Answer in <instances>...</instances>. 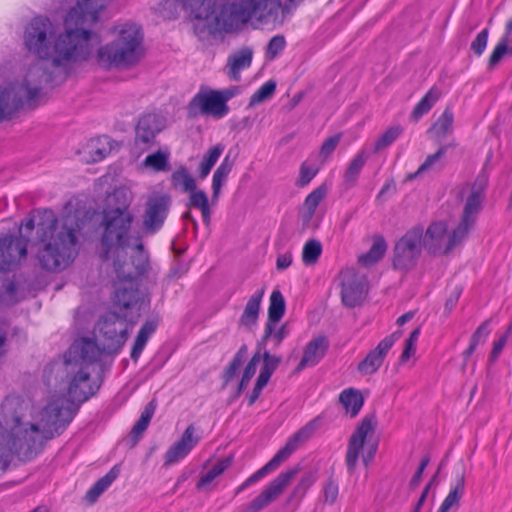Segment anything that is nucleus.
I'll return each mask as SVG.
<instances>
[{
    "instance_id": "obj_1",
    "label": "nucleus",
    "mask_w": 512,
    "mask_h": 512,
    "mask_svg": "<svg viewBox=\"0 0 512 512\" xmlns=\"http://www.w3.org/2000/svg\"><path fill=\"white\" fill-rule=\"evenodd\" d=\"M98 19L95 12L75 5L65 17V31L56 35L49 18L34 17L24 33L25 46L38 58L51 60L54 66L87 61L94 51L92 39H98L90 28Z\"/></svg>"
},
{
    "instance_id": "obj_2",
    "label": "nucleus",
    "mask_w": 512,
    "mask_h": 512,
    "mask_svg": "<svg viewBox=\"0 0 512 512\" xmlns=\"http://www.w3.org/2000/svg\"><path fill=\"white\" fill-rule=\"evenodd\" d=\"M37 228V236L44 244L37 253V258L42 269L49 272H60L66 269L76 258L77 237L76 230L72 227L71 217H66L62 225L51 210H45L40 220L30 218L22 223V227L30 234Z\"/></svg>"
},
{
    "instance_id": "obj_3",
    "label": "nucleus",
    "mask_w": 512,
    "mask_h": 512,
    "mask_svg": "<svg viewBox=\"0 0 512 512\" xmlns=\"http://www.w3.org/2000/svg\"><path fill=\"white\" fill-rule=\"evenodd\" d=\"M142 40L140 26L133 23L122 25L117 38L98 49V65L104 69H111L135 64L139 60Z\"/></svg>"
},
{
    "instance_id": "obj_4",
    "label": "nucleus",
    "mask_w": 512,
    "mask_h": 512,
    "mask_svg": "<svg viewBox=\"0 0 512 512\" xmlns=\"http://www.w3.org/2000/svg\"><path fill=\"white\" fill-rule=\"evenodd\" d=\"M280 3L275 0H237L222 6L215 17L218 28L229 32L251 19L269 22L276 17Z\"/></svg>"
},
{
    "instance_id": "obj_5",
    "label": "nucleus",
    "mask_w": 512,
    "mask_h": 512,
    "mask_svg": "<svg viewBox=\"0 0 512 512\" xmlns=\"http://www.w3.org/2000/svg\"><path fill=\"white\" fill-rule=\"evenodd\" d=\"M133 214H123L119 211L101 212L99 227L102 229L100 243L101 259L107 261L114 250L124 252L131 245V228Z\"/></svg>"
},
{
    "instance_id": "obj_6",
    "label": "nucleus",
    "mask_w": 512,
    "mask_h": 512,
    "mask_svg": "<svg viewBox=\"0 0 512 512\" xmlns=\"http://www.w3.org/2000/svg\"><path fill=\"white\" fill-rule=\"evenodd\" d=\"M33 76L49 80L44 68L33 66L23 83L9 85L0 92V120L11 119L24 103L32 105L41 91L40 86H31Z\"/></svg>"
},
{
    "instance_id": "obj_7",
    "label": "nucleus",
    "mask_w": 512,
    "mask_h": 512,
    "mask_svg": "<svg viewBox=\"0 0 512 512\" xmlns=\"http://www.w3.org/2000/svg\"><path fill=\"white\" fill-rule=\"evenodd\" d=\"M487 186L485 177L478 176L463 208L458 225L447 235V242L443 248V254H449L454 248L460 245L474 227L477 216L482 210L484 191Z\"/></svg>"
},
{
    "instance_id": "obj_8",
    "label": "nucleus",
    "mask_w": 512,
    "mask_h": 512,
    "mask_svg": "<svg viewBox=\"0 0 512 512\" xmlns=\"http://www.w3.org/2000/svg\"><path fill=\"white\" fill-rule=\"evenodd\" d=\"M423 227L409 229L396 243L393 249V267L397 270L414 268L422 252Z\"/></svg>"
},
{
    "instance_id": "obj_9",
    "label": "nucleus",
    "mask_w": 512,
    "mask_h": 512,
    "mask_svg": "<svg viewBox=\"0 0 512 512\" xmlns=\"http://www.w3.org/2000/svg\"><path fill=\"white\" fill-rule=\"evenodd\" d=\"M125 322L126 317L121 318L115 312H108L99 319L96 328L99 332L103 352L116 353L125 344L129 337Z\"/></svg>"
},
{
    "instance_id": "obj_10",
    "label": "nucleus",
    "mask_w": 512,
    "mask_h": 512,
    "mask_svg": "<svg viewBox=\"0 0 512 512\" xmlns=\"http://www.w3.org/2000/svg\"><path fill=\"white\" fill-rule=\"evenodd\" d=\"M113 259L114 271L117 275L118 282H136L149 269V258L144 251V245L141 242L136 243L134 254L127 260V252L114 250Z\"/></svg>"
},
{
    "instance_id": "obj_11",
    "label": "nucleus",
    "mask_w": 512,
    "mask_h": 512,
    "mask_svg": "<svg viewBox=\"0 0 512 512\" xmlns=\"http://www.w3.org/2000/svg\"><path fill=\"white\" fill-rule=\"evenodd\" d=\"M309 436L310 429L308 426L297 431L293 436H291L288 439L284 447H282L268 463H266L262 468L253 473L236 489L235 494L237 495L241 493L250 485L258 482L268 473L277 469L282 462L287 460L291 456V454L298 449L300 443L306 441L309 438Z\"/></svg>"
},
{
    "instance_id": "obj_12",
    "label": "nucleus",
    "mask_w": 512,
    "mask_h": 512,
    "mask_svg": "<svg viewBox=\"0 0 512 512\" xmlns=\"http://www.w3.org/2000/svg\"><path fill=\"white\" fill-rule=\"evenodd\" d=\"M187 112L190 118L205 115L221 119L228 114L229 106L223 103L217 90L201 88L188 103Z\"/></svg>"
},
{
    "instance_id": "obj_13",
    "label": "nucleus",
    "mask_w": 512,
    "mask_h": 512,
    "mask_svg": "<svg viewBox=\"0 0 512 512\" xmlns=\"http://www.w3.org/2000/svg\"><path fill=\"white\" fill-rule=\"evenodd\" d=\"M299 472L300 467L298 465L281 472L255 499H253L249 504L242 506L240 512H260L266 508L282 494L285 488Z\"/></svg>"
},
{
    "instance_id": "obj_14",
    "label": "nucleus",
    "mask_w": 512,
    "mask_h": 512,
    "mask_svg": "<svg viewBox=\"0 0 512 512\" xmlns=\"http://www.w3.org/2000/svg\"><path fill=\"white\" fill-rule=\"evenodd\" d=\"M65 371L69 376L68 395L72 401L83 403L93 396L100 385L92 383L87 367L72 365L70 360L64 362Z\"/></svg>"
},
{
    "instance_id": "obj_15",
    "label": "nucleus",
    "mask_w": 512,
    "mask_h": 512,
    "mask_svg": "<svg viewBox=\"0 0 512 512\" xmlns=\"http://www.w3.org/2000/svg\"><path fill=\"white\" fill-rule=\"evenodd\" d=\"M339 279L343 305L348 308L359 306L367 295L366 277L354 268H346L340 272Z\"/></svg>"
},
{
    "instance_id": "obj_16",
    "label": "nucleus",
    "mask_w": 512,
    "mask_h": 512,
    "mask_svg": "<svg viewBox=\"0 0 512 512\" xmlns=\"http://www.w3.org/2000/svg\"><path fill=\"white\" fill-rule=\"evenodd\" d=\"M170 206L168 194H152L147 198L142 216V227L147 234H154L162 228Z\"/></svg>"
},
{
    "instance_id": "obj_17",
    "label": "nucleus",
    "mask_w": 512,
    "mask_h": 512,
    "mask_svg": "<svg viewBox=\"0 0 512 512\" xmlns=\"http://www.w3.org/2000/svg\"><path fill=\"white\" fill-rule=\"evenodd\" d=\"M376 425L377 419L375 414L366 415L351 435L348 441L345 457V462L349 474L354 473L360 453L364 449L366 439L369 435H372L375 432Z\"/></svg>"
},
{
    "instance_id": "obj_18",
    "label": "nucleus",
    "mask_w": 512,
    "mask_h": 512,
    "mask_svg": "<svg viewBox=\"0 0 512 512\" xmlns=\"http://www.w3.org/2000/svg\"><path fill=\"white\" fill-rule=\"evenodd\" d=\"M29 235H5L0 238V271L14 270L27 255Z\"/></svg>"
},
{
    "instance_id": "obj_19",
    "label": "nucleus",
    "mask_w": 512,
    "mask_h": 512,
    "mask_svg": "<svg viewBox=\"0 0 512 512\" xmlns=\"http://www.w3.org/2000/svg\"><path fill=\"white\" fill-rule=\"evenodd\" d=\"M166 120L156 113L142 115L135 127V146L146 150L155 144L156 136L165 128Z\"/></svg>"
},
{
    "instance_id": "obj_20",
    "label": "nucleus",
    "mask_w": 512,
    "mask_h": 512,
    "mask_svg": "<svg viewBox=\"0 0 512 512\" xmlns=\"http://www.w3.org/2000/svg\"><path fill=\"white\" fill-rule=\"evenodd\" d=\"M119 284L114 296L115 305L125 310L136 308L138 311L137 317H139L140 311L149 306L146 295L139 290L136 282H119Z\"/></svg>"
},
{
    "instance_id": "obj_21",
    "label": "nucleus",
    "mask_w": 512,
    "mask_h": 512,
    "mask_svg": "<svg viewBox=\"0 0 512 512\" xmlns=\"http://www.w3.org/2000/svg\"><path fill=\"white\" fill-rule=\"evenodd\" d=\"M401 334V331H395L391 335H388L382 339L376 348L371 350L358 364V372L362 375H371L378 371V369L383 364L388 351L391 349L395 341L400 338Z\"/></svg>"
},
{
    "instance_id": "obj_22",
    "label": "nucleus",
    "mask_w": 512,
    "mask_h": 512,
    "mask_svg": "<svg viewBox=\"0 0 512 512\" xmlns=\"http://www.w3.org/2000/svg\"><path fill=\"white\" fill-rule=\"evenodd\" d=\"M195 427L190 424L183 432L181 438L176 441L164 455V466H171L184 459L199 442L195 436Z\"/></svg>"
},
{
    "instance_id": "obj_23",
    "label": "nucleus",
    "mask_w": 512,
    "mask_h": 512,
    "mask_svg": "<svg viewBox=\"0 0 512 512\" xmlns=\"http://www.w3.org/2000/svg\"><path fill=\"white\" fill-rule=\"evenodd\" d=\"M99 350L95 341L89 338H83L71 345L68 350L69 358L65 360H70L71 366H84L89 370V366L98 360L100 355Z\"/></svg>"
},
{
    "instance_id": "obj_24",
    "label": "nucleus",
    "mask_w": 512,
    "mask_h": 512,
    "mask_svg": "<svg viewBox=\"0 0 512 512\" xmlns=\"http://www.w3.org/2000/svg\"><path fill=\"white\" fill-rule=\"evenodd\" d=\"M329 348V341L326 336H318L309 341L304 349L303 357L295 368L298 373L306 367L317 365L326 355Z\"/></svg>"
},
{
    "instance_id": "obj_25",
    "label": "nucleus",
    "mask_w": 512,
    "mask_h": 512,
    "mask_svg": "<svg viewBox=\"0 0 512 512\" xmlns=\"http://www.w3.org/2000/svg\"><path fill=\"white\" fill-rule=\"evenodd\" d=\"M447 231L448 225L444 221L433 222L428 226L422 239V245L428 253L433 255L443 254L442 242L447 235Z\"/></svg>"
},
{
    "instance_id": "obj_26",
    "label": "nucleus",
    "mask_w": 512,
    "mask_h": 512,
    "mask_svg": "<svg viewBox=\"0 0 512 512\" xmlns=\"http://www.w3.org/2000/svg\"><path fill=\"white\" fill-rule=\"evenodd\" d=\"M264 294L265 288L263 287L250 296L238 320L240 327L251 329L257 324Z\"/></svg>"
},
{
    "instance_id": "obj_27",
    "label": "nucleus",
    "mask_w": 512,
    "mask_h": 512,
    "mask_svg": "<svg viewBox=\"0 0 512 512\" xmlns=\"http://www.w3.org/2000/svg\"><path fill=\"white\" fill-rule=\"evenodd\" d=\"M133 196L131 191L125 187H118L106 198L104 212L119 211L123 214H133L130 210Z\"/></svg>"
},
{
    "instance_id": "obj_28",
    "label": "nucleus",
    "mask_w": 512,
    "mask_h": 512,
    "mask_svg": "<svg viewBox=\"0 0 512 512\" xmlns=\"http://www.w3.org/2000/svg\"><path fill=\"white\" fill-rule=\"evenodd\" d=\"M327 188L320 185L307 195L300 211V218L304 228L308 227L320 202L326 197Z\"/></svg>"
},
{
    "instance_id": "obj_29",
    "label": "nucleus",
    "mask_w": 512,
    "mask_h": 512,
    "mask_svg": "<svg viewBox=\"0 0 512 512\" xmlns=\"http://www.w3.org/2000/svg\"><path fill=\"white\" fill-rule=\"evenodd\" d=\"M286 311V302L279 290H274L269 299L267 317V335L270 334L273 323H279Z\"/></svg>"
},
{
    "instance_id": "obj_30",
    "label": "nucleus",
    "mask_w": 512,
    "mask_h": 512,
    "mask_svg": "<svg viewBox=\"0 0 512 512\" xmlns=\"http://www.w3.org/2000/svg\"><path fill=\"white\" fill-rule=\"evenodd\" d=\"M454 113L450 106H447L438 117L428 132L433 133L437 141L441 142L453 132Z\"/></svg>"
},
{
    "instance_id": "obj_31",
    "label": "nucleus",
    "mask_w": 512,
    "mask_h": 512,
    "mask_svg": "<svg viewBox=\"0 0 512 512\" xmlns=\"http://www.w3.org/2000/svg\"><path fill=\"white\" fill-rule=\"evenodd\" d=\"M253 51L248 48H242L239 52L230 56L228 59L229 76L234 81L240 80V71L248 68L252 62Z\"/></svg>"
},
{
    "instance_id": "obj_32",
    "label": "nucleus",
    "mask_w": 512,
    "mask_h": 512,
    "mask_svg": "<svg viewBox=\"0 0 512 512\" xmlns=\"http://www.w3.org/2000/svg\"><path fill=\"white\" fill-rule=\"evenodd\" d=\"M465 489V472L462 469L456 474V483L451 487L448 495L445 497L437 512H448L453 506L458 505L464 494Z\"/></svg>"
},
{
    "instance_id": "obj_33",
    "label": "nucleus",
    "mask_w": 512,
    "mask_h": 512,
    "mask_svg": "<svg viewBox=\"0 0 512 512\" xmlns=\"http://www.w3.org/2000/svg\"><path fill=\"white\" fill-rule=\"evenodd\" d=\"M119 473L120 469L118 466H113L107 474L98 479L87 491L85 499L90 503H94L99 498V496L116 480Z\"/></svg>"
},
{
    "instance_id": "obj_34",
    "label": "nucleus",
    "mask_w": 512,
    "mask_h": 512,
    "mask_svg": "<svg viewBox=\"0 0 512 512\" xmlns=\"http://www.w3.org/2000/svg\"><path fill=\"white\" fill-rule=\"evenodd\" d=\"M387 250V243L382 235H376L368 252L358 258V262L363 266H371L381 260Z\"/></svg>"
},
{
    "instance_id": "obj_35",
    "label": "nucleus",
    "mask_w": 512,
    "mask_h": 512,
    "mask_svg": "<svg viewBox=\"0 0 512 512\" xmlns=\"http://www.w3.org/2000/svg\"><path fill=\"white\" fill-rule=\"evenodd\" d=\"M339 401L343 404L351 417H355L364 404L361 392L354 388H348L340 393Z\"/></svg>"
},
{
    "instance_id": "obj_36",
    "label": "nucleus",
    "mask_w": 512,
    "mask_h": 512,
    "mask_svg": "<svg viewBox=\"0 0 512 512\" xmlns=\"http://www.w3.org/2000/svg\"><path fill=\"white\" fill-rule=\"evenodd\" d=\"M157 407V402L155 399H152L144 408L142 411L140 418L137 420V422L134 424V426L131 429L130 436L135 443L139 440V438L142 436L144 431L148 428L149 423L155 413Z\"/></svg>"
},
{
    "instance_id": "obj_37",
    "label": "nucleus",
    "mask_w": 512,
    "mask_h": 512,
    "mask_svg": "<svg viewBox=\"0 0 512 512\" xmlns=\"http://www.w3.org/2000/svg\"><path fill=\"white\" fill-rule=\"evenodd\" d=\"M367 161V154L364 150L359 151L350 161L345 173L344 183L348 188L355 186L361 170Z\"/></svg>"
},
{
    "instance_id": "obj_38",
    "label": "nucleus",
    "mask_w": 512,
    "mask_h": 512,
    "mask_svg": "<svg viewBox=\"0 0 512 512\" xmlns=\"http://www.w3.org/2000/svg\"><path fill=\"white\" fill-rule=\"evenodd\" d=\"M441 92L436 87H432L424 97L414 107L411 118L414 121L419 120L423 115L427 114L434 104L439 100Z\"/></svg>"
},
{
    "instance_id": "obj_39",
    "label": "nucleus",
    "mask_w": 512,
    "mask_h": 512,
    "mask_svg": "<svg viewBox=\"0 0 512 512\" xmlns=\"http://www.w3.org/2000/svg\"><path fill=\"white\" fill-rule=\"evenodd\" d=\"M490 319L485 320L472 334L469 346L467 349L463 352L464 357V365L467 364L468 359L471 357V355L476 350L477 346L480 343H484L486 339L488 338L489 334L491 333L490 329Z\"/></svg>"
},
{
    "instance_id": "obj_40",
    "label": "nucleus",
    "mask_w": 512,
    "mask_h": 512,
    "mask_svg": "<svg viewBox=\"0 0 512 512\" xmlns=\"http://www.w3.org/2000/svg\"><path fill=\"white\" fill-rule=\"evenodd\" d=\"M232 464V457H225L219 460L207 473L201 476L196 483L197 490H203L209 486L214 479L220 476Z\"/></svg>"
},
{
    "instance_id": "obj_41",
    "label": "nucleus",
    "mask_w": 512,
    "mask_h": 512,
    "mask_svg": "<svg viewBox=\"0 0 512 512\" xmlns=\"http://www.w3.org/2000/svg\"><path fill=\"white\" fill-rule=\"evenodd\" d=\"M278 323L272 324V329L269 335H267V323H265L264 333L258 342L257 350L261 351V347L265 346L269 340H272L275 346H279L282 341L288 336L289 328L286 323L282 324L277 328Z\"/></svg>"
},
{
    "instance_id": "obj_42",
    "label": "nucleus",
    "mask_w": 512,
    "mask_h": 512,
    "mask_svg": "<svg viewBox=\"0 0 512 512\" xmlns=\"http://www.w3.org/2000/svg\"><path fill=\"white\" fill-rule=\"evenodd\" d=\"M261 360L263 361V366L258 378H262L263 381L268 383L272 374L281 363L282 358L277 355H272L268 350H264L261 352Z\"/></svg>"
},
{
    "instance_id": "obj_43",
    "label": "nucleus",
    "mask_w": 512,
    "mask_h": 512,
    "mask_svg": "<svg viewBox=\"0 0 512 512\" xmlns=\"http://www.w3.org/2000/svg\"><path fill=\"white\" fill-rule=\"evenodd\" d=\"M145 167L151 168L156 172H165L170 170L169 154L158 150L146 156L144 162Z\"/></svg>"
},
{
    "instance_id": "obj_44",
    "label": "nucleus",
    "mask_w": 512,
    "mask_h": 512,
    "mask_svg": "<svg viewBox=\"0 0 512 512\" xmlns=\"http://www.w3.org/2000/svg\"><path fill=\"white\" fill-rule=\"evenodd\" d=\"M403 133V127L400 125H395L389 127L382 135L378 137V139L374 143L373 151L374 153H379L383 149L389 147L393 144L397 138Z\"/></svg>"
},
{
    "instance_id": "obj_45",
    "label": "nucleus",
    "mask_w": 512,
    "mask_h": 512,
    "mask_svg": "<svg viewBox=\"0 0 512 512\" xmlns=\"http://www.w3.org/2000/svg\"><path fill=\"white\" fill-rule=\"evenodd\" d=\"M322 253V244L317 239L308 240L303 247L302 261L305 265L315 264Z\"/></svg>"
},
{
    "instance_id": "obj_46",
    "label": "nucleus",
    "mask_w": 512,
    "mask_h": 512,
    "mask_svg": "<svg viewBox=\"0 0 512 512\" xmlns=\"http://www.w3.org/2000/svg\"><path fill=\"white\" fill-rule=\"evenodd\" d=\"M456 146H457V143L455 141H452L446 145L440 146V148L434 154L427 156V158L419 166V168L415 172V174L411 175L410 177L411 178L416 177V176L422 174L423 172L430 170L433 167V165L446 154V152L449 148H454Z\"/></svg>"
},
{
    "instance_id": "obj_47",
    "label": "nucleus",
    "mask_w": 512,
    "mask_h": 512,
    "mask_svg": "<svg viewBox=\"0 0 512 512\" xmlns=\"http://www.w3.org/2000/svg\"><path fill=\"white\" fill-rule=\"evenodd\" d=\"M171 181L174 186L181 185L184 192L196 189V182L185 167H181L174 171L171 175Z\"/></svg>"
},
{
    "instance_id": "obj_48",
    "label": "nucleus",
    "mask_w": 512,
    "mask_h": 512,
    "mask_svg": "<svg viewBox=\"0 0 512 512\" xmlns=\"http://www.w3.org/2000/svg\"><path fill=\"white\" fill-rule=\"evenodd\" d=\"M260 361H261V351L257 350L253 354L252 358L247 363V365H246V367L244 369L243 375H242L241 380H240L239 385H238V391H237L238 394H241L242 391L247 387L248 383L250 382V380L254 376V374L256 372V369H257V364Z\"/></svg>"
},
{
    "instance_id": "obj_49",
    "label": "nucleus",
    "mask_w": 512,
    "mask_h": 512,
    "mask_svg": "<svg viewBox=\"0 0 512 512\" xmlns=\"http://www.w3.org/2000/svg\"><path fill=\"white\" fill-rule=\"evenodd\" d=\"M276 90V82L269 80L265 82L259 89H257L250 97L249 106L253 107L263 101L272 97Z\"/></svg>"
},
{
    "instance_id": "obj_50",
    "label": "nucleus",
    "mask_w": 512,
    "mask_h": 512,
    "mask_svg": "<svg viewBox=\"0 0 512 512\" xmlns=\"http://www.w3.org/2000/svg\"><path fill=\"white\" fill-rule=\"evenodd\" d=\"M508 44L509 43L506 42V38L500 39V41L494 47L488 59L489 70H493L501 62L506 54H512V44L511 47H509Z\"/></svg>"
},
{
    "instance_id": "obj_51",
    "label": "nucleus",
    "mask_w": 512,
    "mask_h": 512,
    "mask_svg": "<svg viewBox=\"0 0 512 512\" xmlns=\"http://www.w3.org/2000/svg\"><path fill=\"white\" fill-rule=\"evenodd\" d=\"M316 481V473L315 472H307L300 479L299 483L293 489L290 499L292 498H303L308 489L315 483Z\"/></svg>"
},
{
    "instance_id": "obj_52",
    "label": "nucleus",
    "mask_w": 512,
    "mask_h": 512,
    "mask_svg": "<svg viewBox=\"0 0 512 512\" xmlns=\"http://www.w3.org/2000/svg\"><path fill=\"white\" fill-rule=\"evenodd\" d=\"M286 40L283 35H275L273 36L268 45L266 55L269 59H274L277 57L285 48Z\"/></svg>"
},
{
    "instance_id": "obj_53",
    "label": "nucleus",
    "mask_w": 512,
    "mask_h": 512,
    "mask_svg": "<svg viewBox=\"0 0 512 512\" xmlns=\"http://www.w3.org/2000/svg\"><path fill=\"white\" fill-rule=\"evenodd\" d=\"M419 335L420 328H416L410 333L409 337L405 341V347L400 356L401 362H406L415 353V344L418 340Z\"/></svg>"
},
{
    "instance_id": "obj_54",
    "label": "nucleus",
    "mask_w": 512,
    "mask_h": 512,
    "mask_svg": "<svg viewBox=\"0 0 512 512\" xmlns=\"http://www.w3.org/2000/svg\"><path fill=\"white\" fill-rule=\"evenodd\" d=\"M489 37V30L487 28L479 32L476 38L471 42L470 49L477 56L480 57L487 46Z\"/></svg>"
},
{
    "instance_id": "obj_55",
    "label": "nucleus",
    "mask_w": 512,
    "mask_h": 512,
    "mask_svg": "<svg viewBox=\"0 0 512 512\" xmlns=\"http://www.w3.org/2000/svg\"><path fill=\"white\" fill-rule=\"evenodd\" d=\"M188 192L190 193L188 203L189 207L202 210L203 208L209 206L208 196L205 191L195 189Z\"/></svg>"
},
{
    "instance_id": "obj_56",
    "label": "nucleus",
    "mask_w": 512,
    "mask_h": 512,
    "mask_svg": "<svg viewBox=\"0 0 512 512\" xmlns=\"http://www.w3.org/2000/svg\"><path fill=\"white\" fill-rule=\"evenodd\" d=\"M339 487L337 482L332 478H328L323 488L324 502L330 505L334 504L337 500Z\"/></svg>"
},
{
    "instance_id": "obj_57",
    "label": "nucleus",
    "mask_w": 512,
    "mask_h": 512,
    "mask_svg": "<svg viewBox=\"0 0 512 512\" xmlns=\"http://www.w3.org/2000/svg\"><path fill=\"white\" fill-rule=\"evenodd\" d=\"M52 410L55 412L54 422L59 423L60 427H65L74 417V412L70 407H54Z\"/></svg>"
},
{
    "instance_id": "obj_58",
    "label": "nucleus",
    "mask_w": 512,
    "mask_h": 512,
    "mask_svg": "<svg viewBox=\"0 0 512 512\" xmlns=\"http://www.w3.org/2000/svg\"><path fill=\"white\" fill-rule=\"evenodd\" d=\"M318 169H314L308 166L306 163H303L300 167V176L297 180L296 184L299 187H304L308 185L311 180L316 176Z\"/></svg>"
},
{
    "instance_id": "obj_59",
    "label": "nucleus",
    "mask_w": 512,
    "mask_h": 512,
    "mask_svg": "<svg viewBox=\"0 0 512 512\" xmlns=\"http://www.w3.org/2000/svg\"><path fill=\"white\" fill-rule=\"evenodd\" d=\"M511 330H512V325L510 324V325H508L506 332L498 340L494 341L493 348H492V351L490 354L491 361H495L501 354L504 346L507 343V340L511 333Z\"/></svg>"
},
{
    "instance_id": "obj_60",
    "label": "nucleus",
    "mask_w": 512,
    "mask_h": 512,
    "mask_svg": "<svg viewBox=\"0 0 512 512\" xmlns=\"http://www.w3.org/2000/svg\"><path fill=\"white\" fill-rule=\"evenodd\" d=\"M108 1L109 0H77L76 5L89 12H95V15L99 17L100 11L106 6Z\"/></svg>"
},
{
    "instance_id": "obj_61",
    "label": "nucleus",
    "mask_w": 512,
    "mask_h": 512,
    "mask_svg": "<svg viewBox=\"0 0 512 512\" xmlns=\"http://www.w3.org/2000/svg\"><path fill=\"white\" fill-rule=\"evenodd\" d=\"M181 4L185 9H190L193 13L195 18L197 19H205L209 16V7L205 9V12H196V10L199 8V6L204 5V1L202 0H180Z\"/></svg>"
},
{
    "instance_id": "obj_62",
    "label": "nucleus",
    "mask_w": 512,
    "mask_h": 512,
    "mask_svg": "<svg viewBox=\"0 0 512 512\" xmlns=\"http://www.w3.org/2000/svg\"><path fill=\"white\" fill-rule=\"evenodd\" d=\"M223 150L224 147L221 144H217L211 147L208 150V152L203 156L202 162L205 163L207 166L213 168V166L216 164L219 157L221 156Z\"/></svg>"
},
{
    "instance_id": "obj_63",
    "label": "nucleus",
    "mask_w": 512,
    "mask_h": 512,
    "mask_svg": "<svg viewBox=\"0 0 512 512\" xmlns=\"http://www.w3.org/2000/svg\"><path fill=\"white\" fill-rule=\"evenodd\" d=\"M341 139L340 135H334L329 138H327L320 149V154L323 157H328L337 147Z\"/></svg>"
},
{
    "instance_id": "obj_64",
    "label": "nucleus",
    "mask_w": 512,
    "mask_h": 512,
    "mask_svg": "<svg viewBox=\"0 0 512 512\" xmlns=\"http://www.w3.org/2000/svg\"><path fill=\"white\" fill-rule=\"evenodd\" d=\"M227 177L214 172L213 178H212V202H216L219 198V195L221 193V188L223 184L226 182Z\"/></svg>"
}]
</instances>
